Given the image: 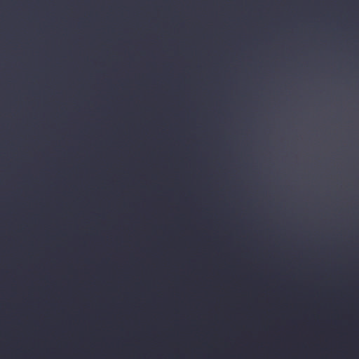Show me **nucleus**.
Returning <instances> with one entry per match:
<instances>
[{"mask_svg":"<svg viewBox=\"0 0 359 359\" xmlns=\"http://www.w3.org/2000/svg\"><path fill=\"white\" fill-rule=\"evenodd\" d=\"M109 90H112L113 89H112V88H110Z\"/></svg>","mask_w":359,"mask_h":359,"instance_id":"1","label":"nucleus"}]
</instances>
